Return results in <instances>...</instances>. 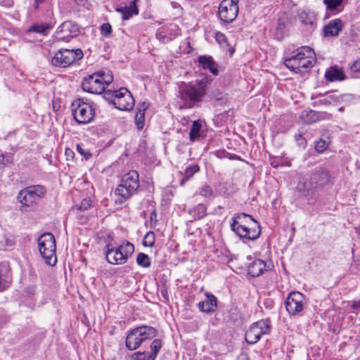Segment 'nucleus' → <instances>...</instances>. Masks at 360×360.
<instances>
[{
  "label": "nucleus",
  "mask_w": 360,
  "mask_h": 360,
  "mask_svg": "<svg viewBox=\"0 0 360 360\" xmlns=\"http://www.w3.org/2000/svg\"><path fill=\"white\" fill-rule=\"evenodd\" d=\"M215 38H216V40L219 44H223V43H225L226 41V36L223 33H221V32H217L216 34Z\"/></svg>",
  "instance_id": "nucleus-45"
},
{
  "label": "nucleus",
  "mask_w": 360,
  "mask_h": 360,
  "mask_svg": "<svg viewBox=\"0 0 360 360\" xmlns=\"http://www.w3.org/2000/svg\"><path fill=\"white\" fill-rule=\"evenodd\" d=\"M83 56L84 53L80 49H60L52 58L51 63L56 67L66 68Z\"/></svg>",
  "instance_id": "nucleus-10"
},
{
  "label": "nucleus",
  "mask_w": 360,
  "mask_h": 360,
  "mask_svg": "<svg viewBox=\"0 0 360 360\" xmlns=\"http://www.w3.org/2000/svg\"><path fill=\"white\" fill-rule=\"evenodd\" d=\"M101 33L105 36H109L112 32V27L109 23H104L101 27Z\"/></svg>",
  "instance_id": "nucleus-42"
},
{
  "label": "nucleus",
  "mask_w": 360,
  "mask_h": 360,
  "mask_svg": "<svg viewBox=\"0 0 360 360\" xmlns=\"http://www.w3.org/2000/svg\"><path fill=\"white\" fill-rule=\"evenodd\" d=\"M199 195L205 198H210L213 195V191L208 185H203L199 190Z\"/></svg>",
  "instance_id": "nucleus-38"
},
{
  "label": "nucleus",
  "mask_w": 360,
  "mask_h": 360,
  "mask_svg": "<svg viewBox=\"0 0 360 360\" xmlns=\"http://www.w3.org/2000/svg\"><path fill=\"white\" fill-rule=\"evenodd\" d=\"M202 128V122L200 120L194 121L189 132V136L191 141H195L200 136Z\"/></svg>",
  "instance_id": "nucleus-28"
},
{
  "label": "nucleus",
  "mask_w": 360,
  "mask_h": 360,
  "mask_svg": "<svg viewBox=\"0 0 360 360\" xmlns=\"http://www.w3.org/2000/svg\"><path fill=\"white\" fill-rule=\"evenodd\" d=\"M266 263L259 259L254 260L248 266V274L253 277L260 276L266 270Z\"/></svg>",
  "instance_id": "nucleus-26"
},
{
  "label": "nucleus",
  "mask_w": 360,
  "mask_h": 360,
  "mask_svg": "<svg viewBox=\"0 0 360 360\" xmlns=\"http://www.w3.org/2000/svg\"><path fill=\"white\" fill-rule=\"evenodd\" d=\"M45 0H34L33 7L35 10L38 9L39 5L42 4Z\"/></svg>",
  "instance_id": "nucleus-49"
},
{
  "label": "nucleus",
  "mask_w": 360,
  "mask_h": 360,
  "mask_svg": "<svg viewBox=\"0 0 360 360\" xmlns=\"http://www.w3.org/2000/svg\"><path fill=\"white\" fill-rule=\"evenodd\" d=\"M180 34L179 27L174 24L159 28L155 34L156 38L162 43L172 41Z\"/></svg>",
  "instance_id": "nucleus-17"
},
{
  "label": "nucleus",
  "mask_w": 360,
  "mask_h": 360,
  "mask_svg": "<svg viewBox=\"0 0 360 360\" xmlns=\"http://www.w3.org/2000/svg\"><path fill=\"white\" fill-rule=\"evenodd\" d=\"M156 217H157V214L155 212V211H153L151 214H150V220L151 221H153V220L155 219H156Z\"/></svg>",
  "instance_id": "nucleus-51"
},
{
  "label": "nucleus",
  "mask_w": 360,
  "mask_h": 360,
  "mask_svg": "<svg viewBox=\"0 0 360 360\" xmlns=\"http://www.w3.org/2000/svg\"><path fill=\"white\" fill-rule=\"evenodd\" d=\"M200 170V167L198 165H193L189 167H187L184 172V177L181 179L180 184L183 186L186 181L190 179L193 176L198 172Z\"/></svg>",
  "instance_id": "nucleus-29"
},
{
  "label": "nucleus",
  "mask_w": 360,
  "mask_h": 360,
  "mask_svg": "<svg viewBox=\"0 0 360 360\" xmlns=\"http://www.w3.org/2000/svg\"><path fill=\"white\" fill-rule=\"evenodd\" d=\"M198 62L199 67L204 70H209L214 75H218L217 65L214 61L212 57L207 56H200L198 58Z\"/></svg>",
  "instance_id": "nucleus-23"
},
{
  "label": "nucleus",
  "mask_w": 360,
  "mask_h": 360,
  "mask_svg": "<svg viewBox=\"0 0 360 360\" xmlns=\"http://www.w3.org/2000/svg\"><path fill=\"white\" fill-rule=\"evenodd\" d=\"M149 107V104L146 102H143L140 104H139V106H138V108H137V110H143V112H145V110L146 109H148Z\"/></svg>",
  "instance_id": "nucleus-46"
},
{
  "label": "nucleus",
  "mask_w": 360,
  "mask_h": 360,
  "mask_svg": "<svg viewBox=\"0 0 360 360\" xmlns=\"http://www.w3.org/2000/svg\"><path fill=\"white\" fill-rule=\"evenodd\" d=\"M307 116L314 117L315 115V112L313 110H310L309 112H306Z\"/></svg>",
  "instance_id": "nucleus-52"
},
{
  "label": "nucleus",
  "mask_w": 360,
  "mask_h": 360,
  "mask_svg": "<svg viewBox=\"0 0 360 360\" xmlns=\"http://www.w3.org/2000/svg\"><path fill=\"white\" fill-rule=\"evenodd\" d=\"M205 295L206 300L198 304V309L205 313H212L217 308V299L216 296L208 292H205Z\"/></svg>",
  "instance_id": "nucleus-19"
},
{
  "label": "nucleus",
  "mask_w": 360,
  "mask_h": 360,
  "mask_svg": "<svg viewBox=\"0 0 360 360\" xmlns=\"http://www.w3.org/2000/svg\"><path fill=\"white\" fill-rule=\"evenodd\" d=\"M193 219L200 220L207 215V206L203 203H199L188 210Z\"/></svg>",
  "instance_id": "nucleus-27"
},
{
  "label": "nucleus",
  "mask_w": 360,
  "mask_h": 360,
  "mask_svg": "<svg viewBox=\"0 0 360 360\" xmlns=\"http://www.w3.org/2000/svg\"><path fill=\"white\" fill-rule=\"evenodd\" d=\"M72 113L75 120L80 124L91 122L95 116L93 103L84 101L82 98H77L72 103Z\"/></svg>",
  "instance_id": "nucleus-9"
},
{
  "label": "nucleus",
  "mask_w": 360,
  "mask_h": 360,
  "mask_svg": "<svg viewBox=\"0 0 360 360\" xmlns=\"http://www.w3.org/2000/svg\"><path fill=\"white\" fill-rule=\"evenodd\" d=\"M91 207V200L89 199H84L79 203V205H77L75 206V209L79 211H85L87 210Z\"/></svg>",
  "instance_id": "nucleus-40"
},
{
  "label": "nucleus",
  "mask_w": 360,
  "mask_h": 360,
  "mask_svg": "<svg viewBox=\"0 0 360 360\" xmlns=\"http://www.w3.org/2000/svg\"><path fill=\"white\" fill-rule=\"evenodd\" d=\"M339 110L340 111L342 110V108H339Z\"/></svg>",
  "instance_id": "nucleus-56"
},
{
  "label": "nucleus",
  "mask_w": 360,
  "mask_h": 360,
  "mask_svg": "<svg viewBox=\"0 0 360 360\" xmlns=\"http://www.w3.org/2000/svg\"><path fill=\"white\" fill-rule=\"evenodd\" d=\"M98 73L101 76V80L104 86V89L106 86L110 84L113 80V77L111 74H105L103 71H99Z\"/></svg>",
  "instance_id": "nucleus-37"
},
{
  "label": "nucleus",
  "mask_w": 360,
  "mask_h": 360,
  "mask_svg": "<svg viewBox=\"0 0 360 360\" xmlns=\"http://www.w3.org/2000/svg\"><path fill=\"white\" fill-rule=\"evenodd\" d=\"M304 296L302 293L295 291L290 292L285 302V309L291 315L300 314L304 309Z\"/></svg>",
  "instance_id": "nucleus-13"
},
{
  "label": "nucleus",
  "mask_w": 360,
  "mask_h": 360,
  "mask_svg": "<svg viewBox=\"0 0 360 360\" xmlns=\"http://www.w3.org/2000/svg\"><path fill=\"white\" fill-rule=\"evenodd\" d=\"M135 123L139 129H142L145 124V112L139 110L135 115Z\"/></svg>",
  "instance_id": "nucleus-33"
},
{
  "label": "nucleus",
  "mask_w": 360,
  "mask_h": 360,
  "mask_svg": "<svg viewBox=\"0 0 360 360\" xmlns=\"http://www.w3.org/2000/svg\"><path fill=\"white\" fill-rule=\"evenodd\" d=\"M327 98H329L332 101V104H333L338 101V98L333 94H330L329 95H328Z\"/></svg>",
  "instance_id": "nucleus-48"
},
{
  "label": "nucleus",
  "mask_w": 360,
  "mask_h": 360,
  "mask_svg": "<svg viewBox=\"0 0 360 360\" xmlns=\"http://www.w3.org/2000/svg\"><path fill=\"white\" fill-rule=\"evenodd\" d=\"M138 1L132 0L129 2V6L117 8L116 11L122 15V20H129L133 15L139 13V9L136 6Z\"/></svg>",
  "instance_id": "nucleus-24"
},
{
  "label": "nucleus",
  "mask_w": 360,
  "mask_h": 360,
  "mask_svg": "<svg viewBox=\"0 0 360 360\" xmlns=\"http://www.w3.org/2000/svg\"><path fill=\"white\" fill-rule=\"evenodd\" d=\"M56 25V21L39 22L33 24L28 30L27 32H35L44 36H46Z\"/></svg>",
  "instance_id": "nucleus-22"
},
{
  "label": "nucleus",
  "mask_w": 360,
  "mask_h": 360,
  "mask_svg": "<svg viewBox=\"0 0 360 360\" xmlns=\"http://www.w3.org/2000/svg\"><path fill=\"white\" fill-rule=\"evenodd\" d=\"M18 200L22 204L21 211H27V207L34 205L37 199L33 195L30 186L21 190L18 195Z\"/></svg>",
  "instance_id": "nucleus-18"
},
{
  "label": "nucleus",
  "mask_w": 360,
  "mask_h": 360,
  "mask_svg": "<svg viewBox=\"0 0 360 360\" xmlns=\"http://www.w3.org/2000/svg\"><path fill=\"white\" fill-rule=\"evenodd\" d=\"M30 188L37 200L43 198L46 194V188L41 185L31 186Z\"/></svg>",
  "instance_id": "nucleus-34"
},
{
  "label": "nucleus",
  "mask_w": 360,
  "mask_h": 360,
  "mask_svg": "<svg viewBox=\"0 0 360 360\" xmlns=\"http://www.w3.org/2000/svg\"><path fill=\"white\" fill-rule=\"evenodd\" d=\"M343 27L344 22L341 19L332 20L323 27V36L336 37L342 30Z\"/></svg>",
  "instance_id": "nucleus-20"
},
{
  "label": "nucleus",
  "mask_w": 360,
  "mask_h": 360,
  "mask_svg": "<svg viewBox=\"0 0 360 360\" xmlns=\"http://www.w3.org/2000/svg\"><path fill=\"white\" fill-rule=\"evenodd\" d=\"M318 102L320 103L321 104L326 105L332 104V101L329 98H328L327 96L326 98L320 99Z\"/></svg>",
  "instance_id": "nucleus-47"
},
{
  "label": "nucleus",
  "mask_w": 360,
  "mask_h": 360,
  "mask_svg": "<svg viewBox=\"0 0 360 360\" xmlns=\"http://www.w3.org/2000/svg\"><path fill=\"white\" fill-rule=\"evenodd\" d=\"M350 69L353 72H360V59L354 61L350 65Z\"/></svg>",
  "instance_id": "nucleus-44"
},
{
  "label": "nucleus",
  "mask_w": 360,
  "mask_h": 360,
  "mask_svg": "<svg viewBox=\"0 0 360 360\" xmlns=\"http://www.w3.org/2000/svg\"><path fill=\"white\" fill-rule=\"evenodd\" d=\"M155 240V233L152 231H148L143 239V245L146 247H153Z\"/></svg>",
  "instance_id": "nucleus-36"
},
{
  "label": "nucleus",
  "mask_w": 360,
  "mask_h": 360,
  "mask_svg": "<svg viewBox=\"0 0 360 360\" xmlns=\"http://www.w3.org/2000/svg\"><path fill=\"white\" fill-rule=\"evenodd\" d=\"M270 322L268 319H262L254 323L245 333V340L248 344L257 342L263 335L269 333Z\"/></svg>",
  "instance_id": "nucleus-11"
},
{
  "label": "nucleus",
  "mask_w": 360,
  "mask_h": 360,
  "mask_svg": "<svg viewBox=\"0 0 360 360\" xmlns=\"http://www.w3.org/2000/svg\"><path fill=\"white\" fill-rule=\"evenodd\" d=\"M139 187V174L135 170H131L125 174L122 179L121 184L115 190V194L120 198L117 200L120 203L130 198Z\"/></svg>",
  "instance_id": "nucleus-6"
},
{
  "label": "nucleus",
  "mask_w": 360,
  "mask_h": 360,
  "mask_svg": "<svg viewBox=\"0 0 360 360\" xmlns=\"http://www.w3.org/2000/svg\"><path fill=\"white\" fill-rule=\"evenodd\" d=\"M162 347V342L160 339L153 340L150 345L149 351L136 352L132 357L134 360H155Z\"/></svg>",
  "instance_id": "nucleus-15"
},
{
  "label": "nucleus",
  "mask_w": 360,
  "mask_h": 360,
  "mask_svg": "<svg viewBox=\"0 0 360 360\" xmlns=\"http://www.w3.org/2000/svg\"><path fill=\"white\" fill-rule=\"evenodd\" d=\"M327 148L328 143L322 139H319L315 143V149L319 153H323Z\"/></svg>",
  "instance_id": "nucleus-39"
},
{
  "label": "nucleus",
  "mask_w": 360,
  "mask_h": 360,
  "mask_svg": "<svg viewBox=\"0 0 360 360\" xmlns=\"http://www.w3.org/2000/svg\"><path fill=\"white\" fill-rule=\"evenodd\" d=\"M137 264L143 268H148L150 266V259L149 256L145 253L140 252L136 257Z\"/></svg>",
  "instance_id": "nucleus-31"
},
{
  "label": "nucleus",
  "mask_w": 360,
  "mask_h": 360,
  "mask_svg": "<svg viewBox=\"0 0 360 360\" xmlns=\"http://www.w3.org/2000/svg\"><path fill=\"white\" fill-rule=\"evenodd\" d=\"M231 229L240 238L255 240L261 235V226L251 215L240 213L233 218Z\"/></svg>",
  "instance_id": "nucleus-4"
},
{
  "label": "nucleus",
  "mask_w": 360,
  "mask_h": 360,
  "mask_svg": "<svg viewBox=\"0 0 360 360\" xmlns=\"http://www.w3.org/2000/svg\"><path fill=\"white\" fill-rule=\"evenodd\" d=\"M270 165L274 167L277 168L279 165H282V160L279 158L271 157L270 158Z\"/></svg>",
  "instance_id": "nucleus-43"
},
{
  "label": "nucleus",
  "mask_w": 360,
  "mask_h": 360,
  "mask_svg": "<svg viewBox=\"0 0 360 360\" xmlns=\"http://www.w3.org/2000/svg\"><path fill=\"white\" fill-rule=\"evenodd\" d=\"M210 81L208 77H205L194 82L183 83L179 86V98L186 108H193L202 101Z\"/></svg>",
  "instance_id": "nucleus-1"
},
{
  "label": "nucleus",
  "mask_w": 360,
  "mask_h": 360,
  "mask_svg": "<svg viewBox=\"0 0 360 360\" xmlns=\"http://www.w3.org/2000/svg\"><path fill=\"white\" fill-rule=\"evenodd\" d=\"M82 89L88 93L100 94L104 92V86L98 72L85 77L82 84Z\"/></svg>",
  "instance_id": "nucleus-14"
},
{
  "label": "nucleus",
  "mask_w": 360,
  "mask_h": 360,
  "mask_svg": "<svg viewBox=\"0 0 360 360\" xmlns=\"http://www.w3.org/2000/svg\"><path fill=\"white\" fill-rule=\"evenodd\" d=\"M106 249L105 257L109 263L122 264L126 262L125 257H123L118 248H113L110 245H108Z\"/></svg>",
  "instance_id": "nucleus-21"
},
{
  "label": "nucleus",
  "mask_w": 360,
  "mask_h": 360,
  "mask_svg": "<svg viewBox=\"0 0 360 360\" xmlns=\"http://www.w3.org/2000/svg\"><path fill=\"white\" fill-rule=\"evenodd\" d=\"M79 32V29L77 24L70 20H67L63 22L57 28L56 35L58 39L64 40L67 38L77 36Z\"/></svg>",
  "instance_id": "nucleus-16"
},
{
  "label": "nucleus",
  "mask_w": 360,
  "mask_h": 360,
  "mask_svg": "<svg viewBox=\"0 0 360 360\" xmlns=\"http://www.w3.org/2000/svg\"><path fill=\"white\" fill-rule=\"evenodd\" d=\"M343 0H323L327 10L334 11L342 4Z\"/></svg>",
  "instance_id": "nucleus-32"
},
{
  "label": "nucleus",
  "mask_w": 360,
  "mask_h": 360,
  "mask_svg": "<svg viewBox=\"0 0 360 360\" xmlns=\"http://www.w3.org/2000/svg\"><path fill=\"white\" fill-rule=\"evenodd\" d=\"M285 165L290 166V163L285 162Z\"/></svg>",
  "instance_id": "nucleus-54"
},
{
  "label": "nucleus",
  "mask_w": 360,
  "mask_h": 360,
  "mask_svg": "<svg viewBox=\"0 0 360 360\" xmlns=\"http://www.w3.org/2000/svg\"><path fill=\"white\" fill-rule=\"evenodd\" d=\"M76 4H77L78 5H82L84 4V1L85 0H75Z\"/></svg>",
  "instance_id": "nucleus-53"
},
{
  "label": "nucleus",
  "mask_w": 360,
  "mask_h": 360,
  "mask_svg": "<svg viewBox=\"0 0 360 360\" xmlns=\"http://www.w3.org/2000/svg\"><path fill=\"white\" fill-rule=\"evenodd\" d=\"M77 152L82 155L86 160H88L91 157V152L83 148V146L82 144H77Z\"/></svg>",
  "instance_id": "nucleus-41"
},
{
  "label": "nucleus",
  "mask_w": 360,
  "mask_h": 360,
  "mask_svg": "<svg viewBox=\"0 0 360 360\" xmlns=\"http://www.w3.org/2000/svg\"><path fill=\"white\" fill-rule=\"evenodd\" d=\"M329 179L328 171L319 167L311 174L300 177L296 190L305 197L314 198L315 192L326 185Z\"/></svg>",
  "instance_id": "nucleus-2"
},
{
  "label": "nucleus",
  "mask_w": 360,
  "mask_h": 360,
  "mask_svg": "<svg viewBox=\"0 0 360 360\" xmlns=\"http://www.w3.org/2000/svg\"><path fill=\"white\" fill-rule=\"evenodd\" d=\"M315 120L309 121V122H314Z\"/></svg>",
  "instance_id": "nucleus-55"
},
{
  "label": "nucleus",
  "mask_w": 360,
  "mask_h": 360,
  "mask_svg": "<svg viewBox=\"0 0 360 360\" xmlns=\"http://www.w3.org/2000/svg\"><path fill=\"white\" fill-rule=\"evenodd\" d=\"M157 330L150 326L143 325L130 330L125 340L126 347L131 351L138 349L141 344L155 338Z\"/></svg>",
  "instance_id": "nucleus-5"
},
{
  "label": "nucleus",
  "mask_w": 360,
  "mask_h": 360,
  "mask_svg": "<svg viewBox=\"0 0 360 360\" xmlns=\"http://www.w3.org/2000/svg\"><path fill=\"white\" fill-rule=\"evenodd\" d=\"M238 0H223L218 8V15L224 23L232 22L238 14Z\"/></svg>",
  "instance_id": "nucleus-12"
},
{
  "label": "nucleus",
  "mask_w": 360,
  "mask_h": 360,
  "mask_svg": "<svg viewBox=\"0 0 360 360\" xmlns=\"http://www.w3.org/2000/svg\"><path fill=\"white\" fill-rule=\"evenodd\" d=\"M38 248L46 264L54 266L57 262L56 245L54 236L51 233H44L38 238Z\"/></svg>",
  "instance_id": "nucleus-8"
},
{
  "label": "nucleus",
  "mask_w": 360,
  "mask_h": 360,
  "mask_svg": "<svg viewBox=\"0 0 360 360\" xmlns=\"http://www.w3.org/2000/svg\"><path fill=\"white\" fill-rule=\"evenodd\" d=\"M316 60L314 49L304 46L297 48L290 57L286 58L284 65L291 72L302 74L308 72L314 66Z\"/></svg>",
  "instance_id": "nucleus-3"
},
{
  "label": "nucleus",
  "mask_w": 360,
  "mask_h": 360,
  "mask_svg": "<svg viewBox=\"0 0 360 360\" xmlns=\"http://www.w3.org/2000/svg\"><path fill=\"white\" fill-rule=\"evenodd\" d=\"M325 78L329 82L342 81L345 79V75L342 69L337 66L330 67L325 72Z\"/></svg>",
  "instance_id": "nucleus-25"
},
{
  "label": "nucleus",
  "mask_w": 360,
  "mask_h": 360,
  "mask_svg": "<svg viewBox=\"0 0 360 360\" xmlns=\"http://www.w3.org/2000/svg\"><path fill=\"white\" fill-rule=\"evenodd\" d=\"M104 97L120 110H130L133 109L135 104L133 96L128 89L124 87L114 91L108 90L104 92Z\"/></svg>",
  "instance_id": "nucleus-7"
},
{
  "label": "nucleus",
  "mask_w": 360,
  "mask_h": 360,
  "mask_svg": "<svg viewBox=\"0 0 360 360\" xmlns=\"http://www.w3.org/2000/svg\"><path fill=\"white\" fill-rule=\"evenodd\" d=\"M299 20L304 25H311L314 21L313 15H310L307 11H301L298 14Z\"/></svg>",
  "instance_id": "nucleus-35"
},
{
  "label": "nucleus",
  "mask_w": 360,
  "mask_h": 360,
  "mask_svg": "<svg viewBox=\"0 0 360 360\" xmlns=\"http://www.w3.org/2000/svg\"><path fill=\"white\" fill-rule=\"evenodd\" d=\"M352 307L353 309H357L360 307V300L359 301L353 302Z\"/></svg>",
  "instance_id": "nucleus-50"
},
{
  "label": "nucleus",
  "mask_w": 360,
  "mask_h": 360,
  "mask_svg": "<svg viewBox=\"0 0 360 360\" xmlns=\"http://www.w3.org/2000/svg\"><path fill=\"white\" fill-rule=\"evenodd\" d=\"M117 248L120 249L123 257H125V262H127L128 257L131 256L134 251V245L129 242H126Z\"/></svg>",
  "instance_id": "nucleus-30"
}]
</instances>
